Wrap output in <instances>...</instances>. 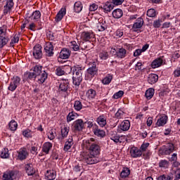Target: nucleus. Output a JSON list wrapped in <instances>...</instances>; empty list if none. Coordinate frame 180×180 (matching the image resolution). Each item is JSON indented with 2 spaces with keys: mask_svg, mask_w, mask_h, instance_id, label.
I'll return each mask as SVG.
<instances>
[{
  "mask_svg": "<svg viewBox=\"0 0 180 180\" xmlns=\"http://www.w3.org/2000/svg\"><path fill=\"white\" fill-rule=\"evenodd\" d=\"M74 108L75 110H81L82 109V103L79 101H75Z\"/></svg>",
  "mask_w": 180,
  "mask_h": 180,
  "instance_id": "nucleus-47",
  "label": "nucleus"
},
{
  "mask_svg": "<svg viewBox=\"0 0 180 180\" xmlns=\"http://www.w3.org/2000/svg\"><path fill=\"white\" fill-rule=\"evenodd\" d=\"M72 46H73L72 49L75 51H78V50H79V46H78V44H77V42L72 41Z\"/></svg>",
  "mask_w": 180,
  "mask_h": 180,
  "instance_id": "nucleus-58",
  "label": "nucleus"
},
{
  "mask_svg": "<svg viewBox=\"0 0 180 180\" xmlns=\"http://www.w3.org/2000/svg\"><path fill=\"white\" fill-rule=\"evenodd\" d=\"M94 141H95L94 138H91L89 141H86V146L89 147V154L98 155L101 153V147H99L98 144L94 143Z\"/></svg>",
  "mask_w": 180,
  "mask_h": 180,
  "instance_id": "nucleus-3",
  "label": "nucleus"
},
{
  "mask_svg": "<svg viewBox=\"0 0 180 180\" xmlns=\"http://www.w3.org/2000/svg\"><path fill=\"white\" fill-rule=\"evenodd\" d=\"M85 49L87 51L91 50V49H94V44L91 42H86Z\"/></svg>",
  "mask_w": 180,
  "mask_h": 180,
  "instance_id": "nucleus-57",
  "label": "nucleus"
},
{
  "mask_svg": "<svg viewBox=\"0 0 180 180\" xmlns=\"http://www.w3.org/2000/svg\"><path fill=\"white\" fill-rule=\"evenodd\" d=\"M154 27L158 28L160 26H161V24L160 23V20H157L154 21L153 22Z\"/></svg>",
  "mask_w": 180,
  "mask_h": 180,
  "instance_id": "nucleus-63",
  "label": "nucleus"
},
{
  "mask_svg": "<svg viewBox=\"0 0 180 180\" xmlns=\"http://www.w3.org/2000/svg\"><path fill=\"white\" fill-rule=\"evenodd\" d=\"M175 150V146L172 143H169L167 146H163L160 148V151H162V154L165 155H169Z\"/></svg>",
  "mask_w": 180,
  "mask_h": 180,
  "instance_id": "nucleus-6",
  "label": "nucleus"
},
{
  "mask_svg": "<svg viewBox=\"0 0 180 180\" xmlns=\"http://www.w3.org/2000/svg\"><path fill=\"white\" fill-rule=\"evenodd\" d=\"M9 42V38H0V50L4 49Z\"/></svg>",
  "mask_w": 180,
  "mask_h": 180,
  "instance_id": "nucleus-37",
  "label": "nucleus"
},
{
  "mask_svg": "<svg viewBox=\"0 0 180 180\" xmlns=\"http://www.w3.org/2000/svg\"><path fill=\"white\" fill-rule=\"evenodd\" d=\"M41 16V13L39 11H36L32 13L31 16H30V19H31V20L37 21L39 19H40Z\"/></svg>",
  "mask_w": 180,
  "mask_h": 180,
  "instance_id": "nucleus-28",
  "label": "nucleus"
},
{
  "mask_svg": "<svg viewBox=\"0 0 180 180\" xmlns=\"http://www.w3.org/2000/svg\"><path fill=\"white\" fill-rule=\"evenodd\" d=\"M130 153H131V156L133 158H137L141 157V155H143V152L140 149H139L136 147L131 148Z\"/></svg>",
  "mask_w": 180,
  "mask_h": 180,
  "instance_id": "nucleus-12",
  "label": "nucleus"
},
{
  "mask_svg": "<svg viewBox=\"0 0 180 180\" xmlns=\"http://www.w3.org/2000/svg\"><path fill=\"white\" fill-rule=\"evenodd\" d=\"M157 81H158V75H155V74H151L149 75L148 77V84H155V82H157Z\"/></svg>",
  "mask_w": 180,
  "mask_h": 180,
  "instance_id": "nucleus-26",
  "label": "nucleus"
},
{
  "mask_svg": "<svg viewBox=\"0 0 180 180\" xmlns=\"http://www.w3.org/2000/svg\"><path fill=\"white\" fill-rule=\"evenodd\" d=\"M175 176H176V179H180V169H178L175 172Z\"/></svg>",
  "mask_w": 180,
  "mask_h": 180,
  "instance_id": "nucleus-64",
  "label": "nucleus"
},
{
  "mask_svg": "<svg viewBox=\"0 0 180 180\" xmlns=\"http://www.w3.org/2000/svg\"><path fill=\"white\" fill-rule=\"evenodd\" d=\"M59 89L63 92H67L68 89V82L65 81V82L61 83L59 86Z\"/></svg>",
  "mask_w": 180,
  "mask_h": 180,
  "instance_id": "nucleus-39",
  "label": "nucleus"
},
{
  "mask_svg": "<svg viewBox=\"0 0 180 180\" xmlns=\"http://www.w3.org/2000/svg\"><path fill=\"white\" fill-rule=\"evenodd\" d=\"M96 9H98V5L93 4L90 6L89 11H91V12H95Z\"/></svg>",
  "mask_w": 180,
  "mask_h": 180,
  "instance_id": "nucleus-60",
  "label": "nucleus"
},
{
  "mask_svg": "<svg viewBox=\"0 0 180 180\" xmlns=\"http://www.w3.org/2000/svg\"><path fill=\"white\" fill-rule=\"evenodd\" d=\"M148 146H150V143H143V145H141V150L142 151H146V150H147V148L148 147Z\"/></svg>",
  "mask_w": 180,
  "mask_h": 180,
  "instance_id": "nucleus-62",
  "label": "nucleus"
},
{
  "mask_svg": "<svg viewBox=\"0 0 180 180\" xmlns=\"http://www.w3.org/2000/svg\"><path fill=\"white\" fill-rule=\"evenodd\" d=\"M97 123L101 127H104V126H106V119L103 116H100L97 118Z\"/></svg>",
  "mask_w": 180,
  "mask_h": 180,
  "instance_id": "nucleus-32",
  "label": "nucleus"
},
{
  "mask_svg": "<svg viewBox=\"0 0 180 180\" xmlns=\"http://www.w3.org/2000/svg\"><path fill=\"white\" fill-rule=\"evenodd\" d=\"M7 27L6 25H3L0 27V39H9L8 37V33L6 32Z\"/></svg>",
  "mask_w": 180,
  "mask_h": 180,
  "instance_id": "nucleus-18",
  "label": "nucleus"
},
{
  "mask_svg": "<svg viewBox=\"0 0 180 180\" xmlns=\"http://www.w3.org/2000/svg\"><path fill=\"white\" fill-rule=\"evenodd\" d=\"M25 171H26L27 175H29V176L34 175V173L36 172L34 169H33V165H32V164H27L25 165Z\"/></svg>",
  "mask_w": 180,
  "mask_h": 180,
  "instance_id": "nucleus-22",
  "label": "nucleus"
},
{
  "mask_svg": "<svg viewBox=\"0 0 180 180\" xmlns=\"http://www.w3.org/2000/svg\"><path fill=\"white\" fill-rule=\"evenodd\" d=\"M56 75L61 76L65 74V72L61 68H57L56 70Z\"/></svg>",
  "mask_w": 180,
  "mask_h": 180,
  "instance_id": "nucleus-54",
  "label": "nucleus"
},
{
  "mask_svg": "<svg viewBox=\"0 0 180 180\" xmlns=\"http://www.w3.org/2000/svg\"><path fill=\"white\" fill-rule=\"evenodd\" d=\"M84 161L89 165L92 164H98L99 162V159L96 157V155H92L91 153H86L84 155Z\"/></svg>",
  "mask_w": 180,
  "mask_h": 180,
  "instance_id": "nucleus-4",
  "label": "nucleus"
},
{
  "mask_svg": "<svg viewBox=\"0 0 180 180\" xmlns=\"http://www.w3.org/2000/svg\"><path fill=\"white\" fill-rule=\"evenodd\" d=\"M33 56L37 60L41 58L43 56V53H41V46H40V44H37L34 46Z\"/></svg>",
  "mask_w": 180,
  "mask_h": 180,
  "instance_id": "nucleus-7",
  "label": "nucleus"
},
{
  "mask_svg": "<svg viewBox=\"0 0 180 180\" xmlns=\"http://www.w3.org/2000/svg\"><path fill=\"white\" fill-rule=\"evenodd\" d=\"M9 150L7 148H4L1 153V158H8L9 157V153H8Z\"/></svg>",
  "mask_w": 180,
  "mask_h": 180,
  "instance_id": "nucleus-48",
  "label": "nucleus"
},
{
  "mask_svg": "<svg viewBox=\"0 0 180 180\" xmlns=\"http://www.w3.org/2000/svg\"><path fill=\"white\" fill-rule=\"evenodd\" d=\"M19 85H20V77L18 76L13 77L8 86V90L13 91L18 88V86H19Z\"/></svg>",
  "mask_w": 180,
  "mask_h": 180,
  "instance_id": "nucleus-5",
  "label": "nucleus"
},
{
  "mask_svg": "<svg viewBox=\"0 0 180 180\" xmlns=\"http://www.w3.org/2000/svg\"><path fill=\"white\" fill-rule=\"evenodd\" d=\"M22 134L25 136V137H32V133L30 129H26L22 132Z\"/></svg>",
  "mask_w": 180,
  "mask_h": 180,
  "instance_id": "nucleus-56",
  "label": "nucleus"
},
{
  "mask_svg": "<svg viewBox=\"0 0 180 180\" xmlns=\"http://www.w3.org/2000/svg\"><path fill=\"white\" fill-rule=\"evenodd\" d=\"M28 155L29 153H27V150H26V148H22L19 150L18 157L19 160H26Z\"/></svg>",
  "mask_w": 180,
  "mask_h": 180,
  "instance_id": "nucleus-16",
  "label": "nucleus"
},
{
  "mask_svg": "<svg viewBox=\"0 0 180 180\" xmlns=\"http://www.w3.org/2000/svg\"><path fill=\"white\" fill-rule=\"evenodd\" d=\"M74 9L76 13H79L82 11V4L80 1H77L75 3Z\"/></svg>",
  "mask_w": 180,
  "mask_h": 180,
  "instance_id": "nucleus-31",
  "label": "nucleus"
},
{
  "mask_svg": "<svg viewBox=\"0 0 180 180\" xmlns=\"http://www.w3.org/2000/svg\"><path fill=\"white\" fill-rule=\"evenodd\" d=\"M98 32H103L106 30V25L103 23L98 22L97 25Z\"/></svg>",
  "mask_w": 180,
  "mask_h": 180,
  "instance_id": "nucleus-49",
  "label": "nucleus"
},
{
  "mask_svg": "<svg viewBox=\"0 0 180 180\" xmlns=\"http://www.w3.org/2000/svg\"><path fill=\"white\" fill-rule=\"evenodd\" d=\"M162 65V58H158L153 60L151 64L152 68H158V67H161Z\"/></svg>",
  "mask_w": 180,
  "mask_h": 180,
  "instance_id": "nucleus-24",
  "label": "nucleus"
},
{
  "mask_svg": "<svg viewBox=\"0 0 180 180\" xmlns=\"http://www.w3.org/2000/svg\"><path fill=\"white\" fill-rule=\"evenodd\" d=\"M82 67L79 65H75L72 70V82L75 86H79L81 82H82Z\"/></svg>",
  "mask_w": 180,
  "mask_h": 180,
  "instance_id": "nucleus-1",
  "label": "nucleus"
},
{
  "mask_svg": "<svg viewBox=\"0 0 180 180\" xmlns=\"http://www.w3.org/2000/svg\"><path fill=\"white\" fill-rule=\"evenodd\" d=\"M89 68L87 70L88 74L94 77L96 75V72H98V68H96V62H92L89 64Z\"/></svg>",
  "mask_w": 180,
  "mask_h": 180,
  "instance_id": "nucleus-11",
  "label": "nucleus"
},
{
  "mask_svg": "<svg viewBox=\"0 0 180 180\" xmlns=\"http://www.w3.org/2000/svg\"><path fill=\"white\" fill-rule=\"evenodd\" d=\"M112 79H113V76L112 75H108L103 79V84L104 85H108L112 82Z\"/></svg>",
  "mask_w": 180,
  "mask_h": 180,
  "instance_id": "nucleus-36",
  "label": "nucleus"
},
{
  "mask_svg": "<svg viewBox=\"0 0 180 180\" xmlns=\"http://www.w3.org/2000/svg\"><path fill=\"white\" fill-rule=\"evenodd\" d=\"M51 147H53V144L50 142H46L44 143L42 147V151L46 153V154H49L50 150H51Z\"/></svg>",
  "mask_w": 180,
  "mask_h": 180,
  "instance_id": "nucleus-27",
  "label": "nucleus"
},
{
  "mask_svg": "<svg viewBox=\"0 0 180 180\" xmlns=\"http://www.w3.org/2000/svg\"><path fill=\"white\" fill-rule=\"evenodd\" d=\"M86 96L89 98V99H94V98H95L96 96V91L92 89L88 90V91L86 92Z\"/></svg>",
  "mask_w": 180,
  "mask_h": 180,
  "instance_id": "nucleus-35",
  "label": "nucleus"
},
{
  "mask_svg": "<svg viewBox=\"0 0 180 180\" xmlns=\"http://www.w3.org/2000/svg\"><path fill=\"white\" fill-rule=\"evenodd\" d=\"M129 175H130V170L128 168L124 169L120 174L121 178H127Z\"/></svg>",
  "mask_w": 180,
  "mask_h": 180,
  "instance_id": "nucleus-43",
  "label": "nucleus"
},
{
  "mask_svg": "<svg viewBox=\"0 0 180 180\" xmlns=\"http://www.w3.org/2000/svg\"><path fill=\"white\" fill-rule=\"evenodd\" d=\"M114 4L110 2H106L105 4L101 6L102 9H103V11L105 12H106L108 13V12H110V11L113 10L114 8Z\"/></svg>",
  "mask_w": 180,
  "mask_h": 180,
  "instance_id": "nucleus-20",
  "label": "nucleus"
},
{
  "mask_svg": "<svg viewBox=\"0 0 180 180\" xmlns=\"http://www.w3.org/2000/svg\"><path fill=\"white\" fill-rule=\"evenodd\" d=\"M70 56H71V52H70V49H63L61 50L59 57L62 60H67V58H70Z\"/></svg>",
  "mask_w": 180,
  "mask_h": 180,
  "instance_id": "nucleus-13",
  "label": "nucleus"
},
{
  "mask_svg": "<svg viewBox=\"0 0 180 180\" xmlns=\"http://www.w3.org/2000/svg\"><path fill=\"white\" fill-rule=\"evenodd\" d=\"M120 129L123 131H127L130 129V121L124 120L120 124Z\"/></svg>",
  "mask_w": 180,
  "mask_h": 180,
  "instance_id": "nucleus-21",
  "label": "nucleus"
},
{
  "mask_svg": "<svg viewBox=\"0 0 180 180\" xmlns=\"http://www.w3.org/2000/svg\"><path fill=\"white\" fill-rule=\"evenodd\" d=\"M94 133L95 136H97L98 137H105V136L106 134L105 131L100 129L98 128L94 129Z\"/></svg>",
  "mask_w": 180,
  "mask_h": 180,
  "instance_id": "nucleus-30",
  "label": "nucleus"
},
{
  "mask_svg": "<svg viewBox=\"0 0 180 180\" xmlns=\"http://www.w3.org/2000/svg\"><path fill=\"white\" fill-rule=\"evenodd\" d=\"M13 175H15V173H13V172L5 173L3 175V178H4L3 180H13V179L12 178Z\"/></svg>",
  "mask_w": 180,
  "mask_h": 180,
  "instance_id": "nucleus-38",
  "label": "nucleus"
},
{
  "mask_svg": "<svg viewBox=\"0 0 180 180\" xmlns=\"http://www.w3.org/2000/svg\"><path fill=\"white\" fill-rule=\"evenodd\" d=\"M147 16L149 18H154L155 16V10L150 8L147 11Z\"/></svg>",
  "mask_w": 180,
  "mask_h": 180,
  "instance_id": "nucleus-51",
  "label": "nucleus"
},
{
  "mask_svg": "<svg viewBox=\"0 0 180 180\" xmlns=\"http://www.w3.org/2000/svg\"><path fill=\"white\" fill-rule=\"evenodd\" d=\"M92 37H94V33L92 32H83L81 34V39L84 40V41H89Z\"/></svg>",
  "mask_w": 180,
  "mask_h": 180,
  "instance_id": "nucleus-14",
  "label": "nucleus"
},
{
  "mask_svg": "<svg viewBox=\"0 0 180 180\" xmlns=\"http://www.w3.org/2000/svg\"><path fill=\"white\" fill-rule=\"evenodd\" d=\"M25 77H26L29 79H36V78H37V76L35 75L34 72H27L25 74Z\"/></svg>",
  "mask_w": 180,
  "mask_h": 180,
  "instance_id": "nucleus-42",
  "label": "nucleus"
},
{
  "mask_svg": "<svg viewBox=\"0 0 180 180\" xmlns=\"http://www.w3.org/2000/svg\"><path fill=\"white\" fill-rule=\"evenodd\" d=\"M116 56L118 58H124L126 57V49L123 48L119 49L116 52Z\"/></svg>",
  "mask_w": 180,
  "mask_h": 180,
  "instance_id": "nucleus-29",
  "label": "nucleus"
},
{
  "mask_svg": "<svg viewBox=\"0 0 180 180\" xmlns=\"http://www.w3.org/2000/svg\"><path fill=\"white\" fill-rule=\"evenodd\" d=\"M167 122H168V116L166 115H163L157 122V126H164L167 124Z\"/></svg>",
  "mask_w": 180,
  "mask_h": 180,
  "instance_id": "nucleus-19",
  "label": "nucleus"
},
{
  "mask_svg": "<svg viewBox=\"0 0 180 180\" xmlns=\"http://www.w3.org/2000/svg\"><path fill=\"white\" fill-rule=\"evenodd\" d=\"M56 176L57 173L54 170H47L45 174V178L48 180H54Z\"/></svg>",
  "mask_w": 180,
  "mask_h": 180,
  "instance_id": "nucleus-15",
  "label": "nucleus"
},
{
  "mask_svg": "<svg viewBox=\"0 0 180 180\" xmlns=\"http://www.w3.org/2000/svg\"><path fill=\"white\" fill-rule=\"evenodd\" d=\"M8 127L10 130H11V131H15L16 129H18V122L12 120L8 124Z\"/></svg>",
  "mask_w": 180,
  "mask_h": 180,
  "instance_id": "nucleus-34",
  "label": "nucleus"
},
{
  "mask_svg": "<svg viewBox=\"0 0 180 180\" xmlns=\"http://www.w3.org/2000/svg\"><path fill=\"white\" fill-rule=\"evenodd\" d=\"M110 140H112L115 143H119V141H120V136L115 133L111 135Z\"/></svg>",
  "mask_w": 180,
  "mask_h": 180,
  "instance_id": "nucleus-44",
  "label": "nucleus"
},
{
  "mask_svg": "<svg viewBox=\"0 0 180 180\" xmlns=\"http://www.w3.org/2000/svg\"><path fill=\"white\" fill-rule=\"evenodd\" d=\"M124 95V92L123 91H119L115 93L113 96L114 99H119V98H122Z\"/></svg>",
  "mask_w": 180,
  "mask_h": 180,
  "instance_id": "nucleus-50",
  "label": "nucleus"
},
{
  "mask_svg": "<svg viewBox=\"0 0 180 180\" xmlns=\"http://www.w3.org/2000/svg\"><path fill=\"white\" fill-rule=\"evenodd\" d=\"M31 71H33L37 77H39V81H40L41 84L47 79V73L46 71L43 70V66L37 65L32 68V70H31Z\"/></svg>",
  "mask_w": 180,
  "mask_h": 180,
  "instance_id": "nucleus-2",
  "label": "nucleus"
},
{
  "mask_svg": "<svg viewBox=\"0 0 180 180\" xmlns=\"http://www.w3.org/2000/svg\"><path fill=\"white\" fill-rule=\"evenodd\" d=\"M68 131H70V129H68L66 127H64L62 129H61V134H62V137L64 139L65 137H67V136H68Z\"/></svg>",
  "mask_w": 180,
  "mask_h": 180,
  "instance_id": "nucleus-46",
  "label": "nucleus"
},
{
  "mask_svg": "<svg viewBox=\"0 0 180 180\" xmlns=\"http://www.w3.org/2000/svg\"><path fill=\"white\" fill-rule=\"evenodd\" d=\"M74 144L72 142V138H70L68 140V141L65 142V146H64V150L68 151L70 148H71V146Z\"/></svg>",
  "mask_w": 180,
  "mask_h": 180,
  "instance_id": "nucleus-33",
  "label": "nucleus"
},
{
  "mask_svg": "<svg viewBox=\"0 0 180 180\" xmlns=\"http://www.w3.org/2000/svg\"><path fill=\"white\" fill-rule=\"evenodd\" d=\"M65 13H66L65 8H63L59 11V12L57 13L55 18L56 22H60L63 19V18H64V16L65 15Z\"/></svg>",
  "mask_w": 180,
  "mask_h": 180,
  "instance_id": "nucleus-23",
  "label": "nucleus"
},
{
  "mask_svg": "<svg viewBox=\"0 0 180 180\" xmlns=\"http://www.w3.org/2000/svg\"><path fill=\"white\" fill-rule=\"evenodd\" d=\"M0 2H6V4L4 6V13H8V12H11L12 8H13V0H0Z\"/></svg>",
  "mask_w": 180,
  "mask_h": 180,
  "instance_id": "nucleus-9",
  "label": "nucleus"
},
{
  "mask_svg": "<svg viewBox=\"0 0 180 180\" xmlns=\"http://www.w3.org/2000/svg\"><path fill=\"white\" fill-rule=\"evenodd\" d=\"M100 58H101V60H106V58H108V52H102L100 53Z\"/></svg>",
  "mask_w": 180,
  "mask_h": 180,
  "instance_id": "nucleus-59",
  "label": "nucleus"
},
{
  "mask_svg": "<svg viewBox=\"0 0 180 180\" xmlns=\"http://www.w3.org/2000/svg\"><path fill=\"white\" fill-rule=\"evenodd\" d=\"M77 116L73 112H70L67 117V121L71 122V120H75Z\"/></svg>",
  "mask_w": 180,
  "mask_h": 180,
  "instance_id": "nucleus-52",
  "label": "nucleus"
},
{
  "mask_svg": "<svg viewBox=\"0 0 180 180\" xmlns=\"http://www.w3.org/2000/svg\"><path fill=\"white\" fill-rule=\"evenodd\" d=\"M145 96L148 99H151L153 96H154V89H149L146 91Z\"/></svg>",
  "mask_w": 180,
  "mask_h": 180,
  "instance_id": "nucleus-40",
  "label": "nucleus"
},
{
  "mask_svg": "<svg viewBox=\"0 0 180 180\" xmlns=\"http://www.w3.org/2000/svg\"><path fill=\"white\" fill-rule=\"evenodd\" d=\"M112 16L115 19H120L123 16V11L120 8H117L113 11L112 12Z\"/></svg>",
  "mask_w": 180,
  "mask_h": 180,
  "instance_id": "nucleus-25",
  "label": "nucleus"
},
{
  "mask_svg": "<svg viewBox=\"0 0 180 180\" xmlns=\"http://www.w3.org/2000/svg\"><path fill=\"white\" fill-rule=\"evenodd\" d=\"M72 126L75 131H81L84 129V121L82 120H77L73 122Z\"/></svg>",
  "mask_w": 180,
  "mask_h": 180,
  "instance_id": "nucleus-10",
  "label": "nucleus"
},
{
  "mask_svg": "<svg viewBox=\"0 0 180 180\" xmlns=\"http://www.w3.org/2000/svg\"><path fill=\"white\" fill-rule=\"evenodd\" d=\"M55 137H56V134H54L53 131H49V135H48V139H49V140H54Z\"/></svg>",
  "mask_w": 180,
  "mask_h": 180,
  "instance_id": "nucleus-61",
  "label": "nucleus"
},
{
  "mask_svg": "<svg viewBox=\"0 0 180 180\" xmlns=\"http://www.w3.org/2000/svg\"><path fill=\"white\" fill-rule=\"evenodd\" d=\"M20 37V34H15L13 38L11 39V41L10 43V46L11 47H13V44L15 43H18L19 41V39Z\"/></svg>",
  "mask_w": 180,
  "mask_h": 180,
  "instance_id": "nucleus-41",
  "label": "nucleus"
},
{
  "mask_svg": "<svg viewBox=\"0 0 180 180\" xmlns=\"http://www.w3.org/2000/svg\"><path fill=\"white\" fill-rule=\"evenodd\" d=\"M123 115H124V112L122 111V110H118L115 113V117H117V119H122L123 117Z\"/></svg>",
  "mask_w": 180,
  "mask_h": 180,
  "instance_id": "nucleus-53",
  "label": "nucleus"
},
{
  "mask_svg": "<svg viewBox=\"0 0 180 180\" xmlns=\"http://www.w3.org/2000/svg\"><path fill=\"white\" fill-rule=\"evenodd\" d=\"M169 165V162L165 160H161L159 163V166L161 168H168Z\"/></svg>",
  "mask_w": 180,
  "mask_h": 180,
  "instance_id": "nucleus-45",
  "label": "nucleus"
},
{
  "mask_svg": "<svg viewBox=\"0 0 180 180\" xmlns=\"http://www.w3.org/2000/svg\"><path fill=\"white\" fill-rule=\"evenodd\" d=\"M44 50L46 51V55L47 57H53L54 52H53V50H54V46H53V42H47L46 44Z\"/></svg>",
  "mask_w": 180,
  "mask_h": 180,
  "instance_id": "nucleus-8",
  "label": "nucleus"
},
{
  "mask_svg": "<svg viewBox=\"0 0 180 180\" xmlns=\"http://www.w3.org/2000/svg\"><path fill=\"white\" fill-rule=\"evenodd\" d=\"M143 25H144V20L141 18H139L136 22L133 25V29L136 31V29H141V27H143Z\"/></svg>",
  "mask_w": 180,
  "mask_h": 180,
  "instance_id": "nucleus-17",
  "label": "nucleus"
},
{
  "mask_svg": "<svg viewBox=\"0 0 180 180\" xmlns=\"http://www.w3.org/2000/svg\"><path fill=\"white\" fill-rule=\"evenodd\" d=\"M158 180H172V178L169 176H165V174H163L162 176H160L158 178Z\"/></svg>",
  "mask_w": 180,
  "mask_h": 180,
  "instance_id": "nucleus-55",
  "label": "nucleus"
}]
</instances>
